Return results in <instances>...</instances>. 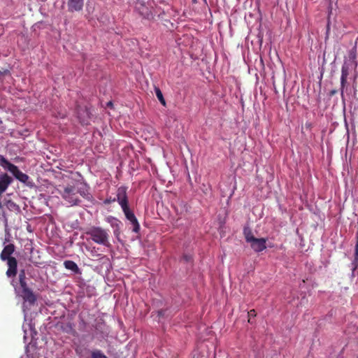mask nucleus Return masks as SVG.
Masks as SVG:
<instances>
[{"label": "nucleus", "instance_id": "1", "mask_svg": "<svg viewBox=\"0 0 358 358\" xmlns=\"http://www.w3.org/2000/svg\"><path fill=\"white\" fill-rule=\"evenodd\" d=\"M62 198L71 206L79 205L80 199L79 196L90 201L92 198L86 185L76 183L73 185H68L61 192Z\"/></svg>", "mask_w": 358, "mask_h": 358}, {"label": "nucleus", "instance_id": "2", "mask_svg": "<svg viewBox=\"0 0 358 358\" xmlns=\"http://www.w3.org/2000/svg\"><path fill=\"white\" fill-rule=\"evenodd\" d=\"M86 234L90 236L91 239L97 244L106 247L110 245L108 231L100 227H92L86 231Z\"/></svg>", "mask_w": 358, "mask_h": 358}, {"label": "nucleus", "instance_id": "3", "mask_svg": "<svg viewBox=\"0 0 358 358\" xmlns=\"http://www.w3.org/2000/svg\"><path fill=\"white\" fill-rule=\"evenodd\" d=\"M117 201L121 206L122 210L127 220H134L136 216L134 213L130 210L129 206L128 196L127 194V187L122 186L117 189Z\"/></svg>", "mask_w": 358, "mask_h": 358}, {"label": "nucleus", "instance_id": "4", "mask_svg": "<svg viewBox=\"0 0 358 358\" xmlns=\"http://www.w3.org/2000/svg\"><path fill=\"white\" fill-rule=\"evenodd\" d=\"M0 165L9 171L19 181L24 183H26L28 181V175L22 173L17 166L9 162L4 157L1 155H0Z\"/></svg>", "mask_w": 358, "mask_h": 358}, {"label": "nucleus", "instance_id": "5", "mask_svg": "<svg viewBox=\"0 0 358 358\" xmlns=\"http://www.w3.org/2000/svg\"><path fill=\"white\" fill-rule=\"evenodd\" d=\"M0 208H2V215L6 224H7L8 217L11 215L7 210L15 215L20 213V206L11 200H6L3 204L0 203Z\"/></svg>", "mask_w": 358, "mask_h": 358}, {"label": "nucleus", "instance_id": "6", "mask_svg": "<svg viewBox=\"0 0 358 358\" xmlns=\"http://www.w3.org/2000/svg\"><path fill=\"white\" fill-rule=\"evenodd\" d=\"M266 238H255L252 239L248 243H250V245L251 248L256 252H262L266 248Z\"/></svg>", "mask_w": 358, "mask_h": 358}, {"label": "nucleus", "instance_id": "7", "mask_svg": "<svg viewBox=\"0 0 358 358\" xmlns=\"http://www.w3.org/2000/svg\"><path fill=\"white\" fill-rule=\"evenodd\" d=\"M343 64L348 65V70L350 67L357 68L358 64L357 61V47L354 46L348 54V57Z\"/></svg>", "mask_w": 358, "mask_h": 358}, {"label": "nucleus", "instance_id": "8", "mask_svg": "<svg viewBox=\"0 0 358 358\" xmlns=\"http://www.w3.org/2000/svg\"><path fill=\"white\" fill-rule=\"evenodd\" d=\"M8 270L6 271V275L8 278L15 277L17 273V262L15 257L6 259Z\"/></svg>", "mask_w": 358, "mask_h": 358}, {"label": "nucleus", "instance_id": "9", "mask_svg": "<svg viewBox=\"0 0 358 358\" xmlns=\"http://www.w3.org/2000/svg\"><path fill=\"white\" fill-rule=\"evenodd\" d=\"M349 75L348 65L343 64L341 68V97L344 96V89L347 84V79Z\"/></svg>", "mask_w": 358, "mask_h": 358}, {"label": "nucleus", "instance_id": "10", "mask_svg": "<svg viewBox=\"0 0 358 358\" xmlns=\"http://www.w3.org/2000/svg\"><path fill=\"white\" fill-rule=\"evenodd\" d=\"M106 220L110 224L111 227L114 229V235L117 238L120 234L121 221L113 216L107 217Z\"/></svg>", "mask_w": 358, "mask_h": 358}, {"label": "nucleus", "instance_id": "11", "mask_svg": "<svg viewBox=\"0 0 358 358\" xmlns=\"http://www.w3.org/2000/svg\"><path fill=\"white\" fill-rule=\"evenodd\" d=\"M92 327H94L97 334H99L102 336L108 334L106 325L103 319L96 318L94 320V323L93 324Z\"/></svg>", "mask_w": 358, "mask_h": 358}, {"label": "nucleus", "instance_id": "12", "mask_svg": "<svg viewBox=\"0 0 358 358\" xmlns=\"http://www.w3.org/2000/svg\"><path fill=\"white\" fill-rule=\"evenodd\" d=\"M68 10L71 13L76 11H80L83 10L84 1L83 0H69L68 1Z\"/></svg>", "mask_w": 358, "mask_h": 358}, {"label": "nucleus", "instance_id": "13", "mask_svg": "<svg viewBox=\"0 0 358 358\" xmlns=\"http://www.w3.org/2000/svg\"><path fill=\"white\" fill-rule=\"evenodd\" d=\"M15 251V245L13 243H10L4 247L1 252L0 258L2 261H6L9 258H13L10 255Z\"/></svg>", "mask_w": 358, "mask_h": 358}, {"label": "nucleus", "instance_id": "14", "mask_svg": "<svg viewBox=\"0 0 358 358\" xmlns=\"http://www.w3.org/2000/svg\"><path fill=\"white\" fill-rule=\"evenodd\" d=\"M11 181V178L6 173H4L0 176V195L6 191Z\"/></svg>", "mask_w": 358, "mask_h": 358}, {"label": "nucleus", "instance_id": "15", "mask_svg": "<svg viewBox=\"0 0 358 358\" xmlns=\"http://www.w3.org/2000/svg\"><path fill=\"white\" fill-rule=\"evenodd\" d=\"M22 297L24 301H27L30 305H33L36 301V296L31 289L22 292Z\"/></svg>", "mask_w": 358, "mask_h": 358}, {"label": "nucleus", "instance_id": "16", "mask_svg": "<svg viewBox=\"0 0 358 358\" xmlns=\"http://www.w3.org/2000/svg\"><path fill=\"white\" fill-rule=\"evenodd\" d=\"M64 266L66 269L73 271L76 274L81 273L80 269L73 261L66 260L64 262Z\"/></svg>", "mask_w": 358, "mask_h": 358}, {"label": "nucleus", "instance_id": "17", "mask_svg": "<svg viewBox=\"0 0 358 358\" xmlns=\"http://www.w3.org/2000/svg\"><path fill=\"white\" fill-rule=\"evenodd\" d=\"M85 358H108L101 350L95 349L90 351Z\"/></svg>", "mask_w": 358, "mask_h": 358}, {"label": "nucleus", "instance_id": "18", "mask_svg": "<svg viewBox=\"0 0 358 358\" xmlns=\"http://www.w3.org/2000/svg\"><path fill=\"white\" fill-rule=\"evenodd\" d=\"M243 235L247 243H249L250 241H252V239L255 238L253 235L251 229L248 226L244 227Z\"/></svg>", "mask_w": 358, "mask_h": 358}, {"label": "nucleus", "instance_id": "19", "mask_svg": "<svg viewBox=\"0 0 358 358\" xmlns=\"http://www.w3.org/2000/svg\"><path fill=\"white\" fill-rule=\"evenodd\" d=\"M155 91L156 96H157V99H159V101H160V103L164 106H166V101H165V99L164 98V96H163V94H162L161 90L159 87H155Z\"/></svg>", "mask_w": 358, "mask_h": 358}, {"label": "nucleus", "instance_id": "20", "mask_svg": "<svg viewBox=\"0 0 358 358\" xmlns=\"http://www.w3.org/2000/svg\"><path fill=\"white\" fill-rule=\"evenodd\" d=\"M130 223L132 224L133 226V229H132V231L134 232V233H136L138 234L140 231V224L138 223V221L137 220L136 217L134 218V220H131V221H129Z\"/></svg>", "mask_w": 358, "mask_h": 358}, {"label": "nucleus", "instance_id": "21", "mask_svg": "<svg viewBox=\"0 0 358 358\" xmlns=\"http://www.w3.org/2000/svg\"><path fill=\"white\" fill-rule=\"evenodd\" d=\"M26 281V274L24 270H21L19 273V282Z\"/></svg>", "mask_w": 358, "mask_h": 358}, {"label": "nucleus", "instance_id": "22", "mask_svg": "<svg viewBox=\"0 0 358 358\" xmlns=\"http://www.w3.org/2000/svg\"><path fill=\"white\" fill-rule=\"evenodd\" d=\"M20 287L22 288V292L26 291L27 289H29L27 283L26 281L20 282Z\"/></svg>", "mask_w": 358, "mask_h": 358}, {"label": "nucleus", "instance_id": "23", "mask_svg": "<svg viewBox=\"0 0 358 358\" xmlns=\"http://www.w3.org/2000/svg\"><path fill=\"white\" fill-rule=\"evenodd\" d=\"M117 201V197H116V198H114V199H112L111 197H110L109 199H106L105 200L104 203H105L106 204H109V203H112V202H114V201Z\"/></svg>", "mask_w": 358, "mask_h": 358}, {"label": "nucleus", "instance_id": "24", "mask_svg": "<svg viewBox=\"0 0 358 358\" xmlns=\"http://www.w3.org/2000/svg\"><path fill=\"white\" fill-rule=\"evenodd\" d=\"M256 311L255 309H252L248 312V316L249 317H255L256 316Z\"/></svg>", "mask_w": 358, "mask_h": 358}, {"label": "nucleus", "instance_id": "25", "mask_svg": "<svg viewBox=\"0 0 358 358\" xmlns=\"http://www.w3.org/2000/svg\"><path fill=\"white\" fill-rule=\"evenodd\" d=\"M337 93V90H332L330 91L329 92V95L331 96H334V94H336Z\"/></svg>", "mask_w": 358, "mask_h": 358}, {"label": "nucleus", "instance_id": "26", "mask_svg": "<svg viewBox=\"0 0 358 358\" xmlns=\"http://www.w3.org/2000/svg\"><path fill=\"white\" fill-rule=\"evenodd\" d=\"M183 258H184L187 262L190 261V260H191V259H192V258H191V257H190V256H188V255H184V256H183Z\"/></svg>", "mask_w": 358, "mask_h": 358}, {"label": "nucleus", "instance_id": "27", "mask_svg": "<svg viewBox=\"0 0 358 358\" xmlns=\"http://www.w3.org/2000/svg\"><path fill=\"white\" fill-rule=\"evenodd\" d=\"M113 102L112 101H108L107 103V106L108 107H113Z\"/></svg>", "mask_w": 358, "mask_h": 358}, {"label": "nucleus", "instance_id": "28", "mask_svg": "<svg viewBox=\"0 0 358 358\" xmlns=\"http://www.w3.org/2000/svg\"><path fill=\"white\" fill-rule=\"evenodd\" d=\"M76 352L77 355L80 356V349L79 348H76Z\"/></svg>", "mask_w": 358, "mask_h": 358}, {"label": "nucleus", "instance_id": "29", "mask_svg": "<svg viewBox=\"0 0 358 358\" xmlns=\"http://www.w3.org/2000/svg\"><path fill=\"white\" fill-rule=\"evenodd\" d=\"M192 3H197V0H192Z\"/></svg>", "mask_w": 358, "mask_h": 358}, {"label": "nucleus", "instance_id": "30", "mask_svg": "<svg viewBox=\"0 0 358 358\" xmlns=\"http://www.w3.org/2000/svg\"><path fill=\"white\" fill-rule=\"evenodd\" d=\"M329 25L328 24L327 25V31L329 30Z\"/></svg>", "mask_w": 358, "mask_h": 358}, {"label": "nucleus", "instance_id": "31", "mask_svg": "<svg viewBox=\"0 0 358 358\" xmlns=\"http://www.w3.org/2000/svg\"><path fill=\"white\" fill-rule=\"evenodd\" d=\"M204 1H206V0H203Z\"/></svg>", "mask_w": 358, "mask_h": 358}, {"label": "nucleus", "instance_id": "32", "mask_svg": "<svg viewBox=\"0 0 358 358\" xmlns=\"http://www.w3.org/2000/svg\"><path fill=\"white\" fill-rule=\"evenodd\" d=\"M1 122V121L0 120V123Z\"/></svg>", "mask_w": 358, "mask_h": 358}]
</instances>
